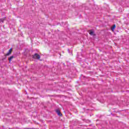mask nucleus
Returning <instances> with one entry per match:
<instances>
[{
	"label": "nucleus",
	"instance_id": "obj_1",
	"mask_svg": "<svg viewBox=\"0 0 129 129\" xmlns=\"http://www.w3.org/2000/svg\"><path fill=\"white\" fill-rule=\"evenodd\" d=\"M33 58L34 59H40L41 58V56L40 55L38 54V53H35L34 55L33 56Z\"/></svg>",
	"mask_w": 129,
	"mask_h": 129
},
{
	"label": "nucleus",
	"instance_id": "obj_3",
	"mask_svg": "<svg viewBox=\"0 0 129 129\" xmlns=\"http://www.w3.org/2000/svg\"><path fill=\"white\" fill-rule=\"evenodd\" d=\"M12 51H13V49L12 48H11L8 52L6 54V56H9V55H11V54H12Z\"/></svg>",
	"mask_w": 129,
	"mask_h": 129
},
{
	"label": "nucleus",
	"instance_id": "obj_7",
	"mask_svg": "<svg viewBox=\"0 0 129 129\" xmlns=\"http://www.w3.org/2000/svg\"><path fill=\"white\" fill-rule=\"evenodd\" d=\"M6 19H0V21L2 22V23H4Z\"/></svg>",
	"mask_w": 129,
	"mask_h": 129
},
{
	"label": "nucleus",
	"instance_id": "obj_2",
	"mask_svg": "<svg viewBox=\"0 0 129 129\" xmlns=\"http://www.w3.org/2000/svg\"><path fill=\"white\" fill-rule=\"evenodd\" d=\"M88 33L91 35V36H95V33H94V31L93 30H89Z\"/></svg>",
	"mask_w": 129,
	"mask_h": 129
},
{
	"label": "nucleus",
	"instance_id": "obj_6",
	"mask_svg": "<svg viewBox=\"0 0 129 129\" xmlns=\"http://www.w3.org/2000/svg\"><path fill=\"white\" fill-rule=\"evenodd\" d=\"M114 29H115V25H113V26L111 27V30H112V31H113V30H114Z\"/></svg>",
	"mask_w": 129,
	"mask_h": 129
},
{
	"label": "nucleus",
	"instance_id": "obj_8",
	"mask_svg": "<svg viewBox=\"0 0 129 129\" xmlns=\"http://www.w3.org/2000/svg\"><path fill=\"white\" fill-rule=\"evenodd\" d=\"M68 51H69V53L70 52V51H69V49H68Z\"/></svg>",
	"mask_w": 129,
	"mask_h": 129
},
{
	"label": "nucleus",
	"instance_id": "obj_4",
	"mask_svg": "<svg viewBox=\"0 0 129 129\" xmlns=\"http://www.w3.org/2000/svg\"><path fill=\"white\" fill-rule=\"evenodd\" d=\"M56 113H57L58 115H59V116H62V113H61V112H60V110L57 109L56 110Z\"/></svg>",
	"mask_w": 129,
	"mask_h": 129
},
{
	"label": "nucleus",
	"instance_id": "obj_5",
	"mask_svg": "<svg viewBox=\"0 0 129 129\" xmlns=\"http://www.w3.org/2000/svg\"><path fill=\"white\" fill-rule=\"evenodd\" d=\"M13 58H14V56H11L10 57H9L8 60H9V62H11L12 61V60H13Z\"/></svg>",
	"mask_w": 129,
	"mask_h": 129
}]
</instances>
